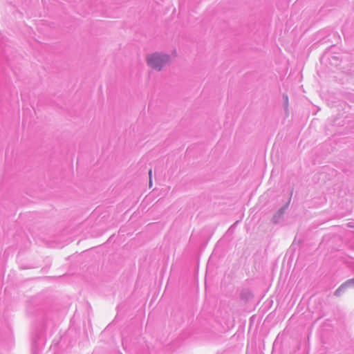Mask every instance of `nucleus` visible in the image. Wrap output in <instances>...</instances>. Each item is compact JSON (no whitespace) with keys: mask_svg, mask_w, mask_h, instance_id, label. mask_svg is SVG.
Here are the masks:
<instances>
[{"mask_svg":"<svg viewBox=\"0 0 354 354\" xmlns=\"http://www.w3.org/2000/svg\"><path fill=\"white\" fill-rule=\"evenodd\" d=\"M346 286V284L342 286L341 287H339L335 292V295H340V292L342 291V289H344Z\"/></svg>","mask_w":354,"mask_h":354,"instance_id":"f03ea898","label":"nucleus"},{"mask_svg":"<svg viewBox=\"0 0 354 354\" xmlns=\"http://www.w3.org/2000/svg\"><path fill=\"white\" fill-rule=\"evenodd\" d=\"M169 59L167 55H159L158 54H153L147 58L149 65L157 70H160L161 67L165 64Z\"/></svg>","mask_w":354,"mask_h":354,"instance_id":"f257e3e1","label":"nucleus"},{"mask_svg":"<svg viewBox=\"0 0 354 354\" xmlns=\"http://www.w3.org/2000/svg\"><path fill=\"white\" fill-rule=\"evenodd\" d=\"M350 282H351V283H353V282H354V279H353V280H351V281Z\"/></svg>","mask_w":354,"mask_h":354,"instance_id":"20e7f679","label":"nucleus"},{"mask_svg":"<svg viewBox=\"0 0 354 354\" xmlns=\"http://www.w3.org/2000/svg\"><path fill=\"white\" fill-rule=\"evenodd\" d=\"M151 174H152V171L151 169L149 170V185L150 187L151 186V184H152V180H151Z\"/></svg>","mask_w":354,"mask_h":354,"instance_id":"7ed1b4c3","label":"nucleus"}]
</instances>
